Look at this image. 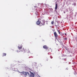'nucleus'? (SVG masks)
<instances>
[{
  "mask_svg": "<svg viewBox=\"0 0 77 77\" xmlns=\"http://www.w3.org/2000/svg\"><path fill=\"white\" fill-rule=\"evenodd\" d=\"M36 24L37 25H39L41 24V22L39 21V20H38L36 22Z\"/></svg>",
  "mask_w": 77,
  "mask_h": 77,
  "instance_id": "6e6552de",
  "label": "nucleus"
},
{
  "mask_svg": "<svg viewBox=\"0 0 77 77\" xmlns=\"http://www.w3.org/2000/svg\"><path fill=\"white\" fill-rule=\"evenodd\" d=\"M29 72L31 74L29 76V77H34V74H33V73L32 72L30 71Z\"/></svg>",
  "mask_w": 77,
  "mask_h": 77,
  "instance_id": "423d86ee",
  "label": "nucleus"
},
{
  "mask_svg": "<svg viewBox=\"0 0 77 77\" xmlns=\"http://www.w3.org/2000/svg\"><path fill=\"white\" fill-rule=\"evenodd\" d=\"M21 74H23L24 75L25 77H26V76L27 75V74L28 75H29V73L28 72H21Z\"/></svg>",
  "mask_w": 77,
  "mask_h": 77,
  "instance_id": "f03ea898",
  "label": "nucleus"
},
{
  "mask_svg": "<svg viewBox=\"0 0 77 77\" xmlns=\"http://www.w3.org/2000/svg\"><path fill=\"white\" fill-rule=\"evenodd\" d=\"M52 58H51V59H52Z\"/></svg>",
  "mask_w": 77,
  "mask_h": 77,
  "instance_id": "a211bd4d",
  "label": "nucleus"
},
{
  "mask_svg": "<svg viewBox=\"0 0 77 77\" xmlns=\"http://www.w3.org/2000/svg\"><path fill=\"white\" fill-rule=\"evenodd\" d=\"M57 31L59 33V34H60V32H59V31L58 30H57Z\"/></svg>",
  "mask_w": 77,
  "mask_h": 77,
  "instance_id": "ddd939ff",
  "label": "nucleus"
},
{
  "mask_svg": "<svg viewBox=\"0 0 77 77\" xmlns=\"http://www.w3.org/2000/svg\"><path fill=\"white\" fill-rule=\"evenodd\" d=\"M6 54L4 53H3V55L2 56H6Z\"/></svg>",
  "mask_w": 77,
  "mask_h": 77,
  "instance_id": "9d476101",
  "label": "nucleus"
},
{
  "mask_svg": "<svg viewBox=\"0 0 77 77\" xmlns=\"http://www.w3.org/2000/svg\"><path fill=\"white\" fill-rule=\"evenodd\" d=\"M18 48L19 50H21L23 48V45H19Z\"/></svg>",
  "mask_w": 77,
  "mask_h": 77,
  "instance_id": "20e7f679",
  "label": "nucleus"
},
{
  "mask_svg": "<svg viewBox=\"0 0 77 77\" xmlns=\"http://www.w3.org/2000/svg\"><path fill=\"white\" fill-rule=\"evenodd\" d=\"M43 48L46 50H48V48L47 47V46L46 45H44L43 46Z\"/></svg>",
  "mask_w": 77,
  "mask_h": 77,
  "instance_id": "0eeeda50",
  "label": "nucleus"
},
{
  "mask_svg": "<svg viewBox=\"0 0 77 77\" xmlns=\"http://www.w3.org/2000/svg\"><path fill=\"white\" fill-rule=\"evenodd\" d=\"M21 51H24V52L29 53H30V51L29 50L28 48H26L24 49V48H23L21 50Z\"/></svg>",
  "mask_w": 77,
  "mask_h": 77,
  "instance_id": "f257e3e1",
  "label": "nucleus"
},
{
  "mask_svg": "<svg viewBox=\"0 0 77 77\" xmlns=\"http://www.w3.org/2000/svg\"><path fill=\"white\" fill-rule=\"evenodd\" d=\"M64 14H65V12L64 11Z\"/></svg>",
  "mask_w": 77,
  "mask_h": 77,
  "instance_id": "f3484780",
  "label": "nucleus"
},
{
  "mask_svg": "<svg viewBox=\"0 0 77 77\" xmlns=\"http://www.w3.org/2000/svg\"><path fill=\"white\" fill-rule=\"evenodd\" d=\"M35 14H36V15H38V12L37 11H36L35 12Z\"/></svg>",
  "mask_w": 77,
  "mask_h": 77,
  "instance_id": "f8f14e48",
  "label": "nucleus"
},
{
  "mask_svg": "<svg viewBox=\"0 0 77 77\" xmlns=\"http://www.w3.org/2000/svg\"><path fill=\"white\" fill-rule=\"evenodd\" d=\"M45 20H42V21L39 24L40 26H44L45 25Z\"/></svg>",
  "mask_w": 77,
  "mask_h": 77,
  "instance_id": "7ed1b4c3",
  "label": "nucleus"
},
{
  "mask_svg": "<svg viewBox=\"0 0 77 77\" xmlns=\"http://www.w3.org/2000/svg\"><path fill=\"white\" fill-rule=\"evenodd\" d=\"M76 5V4H75H75H74V5H75V6Z\"/></svg>",
  "mask_w": 77,
  "mask_h": 77,
  "instance_id": "dca6fc26",
  "label": "nucleus"
},
{
  "mask_svg": "<svg viewBox=\"0 0 77 77\" xmlns=\"http://www.w3.org/2000/svg\"><path fill=\"white\" fill-rule=\"evenodd\" d=\"M57 8H58V6H57V4L56 3L55 5V10H57Z\"/></svg>",
  "mask_w": 77,
  "mask_h": 77,
  "instance_id": "1a4fd4ad",
  "label": "nucleus"
},
{
  "mask_svg": "<svg viewBox=\"0 0 77 77\" xmlns=\"http://www.w3.org/2000/svg\"><path fill=\"white\" fill-rule=\"evenodd\" d=\"M66 70H68V68H67L66 69Z\"/></svg>",
  "mask_w": 77,
  "mask_h": 77,
  "instance_id": "2eb2a0df",
  "label": "nucleus"
},
{
  "mask_svg": "<svg viewBox=\"0 0 77 77\" xmlns=\"http://www.w3.org/2000/svg\"><path fill=\"white\" fill-rule=\"evenodd\" d=\"M64 40H67V38H64Z\"/></svg>",
  "mask_w": 77,
  "mask_h": 77,
  "instance_id": "4468645a",
  "label": "nucleus"
},
{
  "mask_svg": "<svg viewBox=\"0 0 77 77\" xmlns=\"http://www.w3.org/2000/svg\"><path fill=\"white\" fill-rule=\"evenodd\" d=\"M51 24H52V25H53V24H54V21H52L51 22Z\"/></svg>",
  "mask_w": 77,
  "mask_h": 77,
  "instance_id": "9b49d317",
  "label": "nucleus"
},
{
  "mask_svg": "<svg viewBox=\"0 0 77 77\" xmlns=\"http://www.w3.org/2000/svg\"><path fill=\"white\" fill-rule=\"evenodd\" d=\"M54 35L56 38L57 39V37L58 36V35H57V34L56 33V32H54Z\"/></svg>",
  "mask_w": 77,
  "mask_h": 77,
  "instance_id": "39448f33",
  "label": "nucleus"
}]
</instances>
